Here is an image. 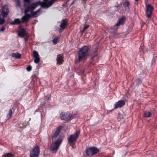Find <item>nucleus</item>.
<instances>
[{"instance_id":"4c0bfd02","label":"nucleus","mask_w":157,"mask_h":157,"mask_svg":"<svg viewBox=\"0 0 157 157\" xmlns=\"http://www.w3.org/2000/svg\"><path fill=\"white\" fill-rule=\"evenodd\" d=\"M138 0H135V1H138Z\"/></svg>"},{"instance_id":"f8f14e48","label":"nucleus","mask_w":157,"mask_h":157,"mask_svg":"<svg viewBox=\"0 0 157 157\" xmlns=\"http://www.w3.org/2000/svg\"><path fill=\"white\" fill-rule=\"evenodd\" d=\"M124 104L125 103L124 101H119L115 104L114 105V109H117L118 108H121L123 105H124Z\"/></svg>"},{"instance_id":"dca6fc26","label":"nucleus","mask_w":157,"mask_h":157,"mask_svg":"<svg viewBox=\"0 0 157 157\" xmlns=\"http://www.w3.org/2000/svg\"><path fill=\"white\" fill-rule=\"evenodd\" d=\"M57 0H51L48 2H45L44 3L43 5L45 7H47V8L49 7L52 5Z\"/></svg>"},{"instance_id":"f704fd0d","label":"nucleus","mask_w":157,"mask_h":157,"mask_svg":"<svg viewBox=\"0 0 157 157\" xmlns=\"http://www.w3.org/2000/svg\"><path fill=\"white\" fill-rule=\"evenodd\" d=\"M87 1V0H83V3L84 4L86 3V2Z\"/></svg>"},{"instance_id":"a211bd4d","label":"nucleus","mask_w":157,"mask_h":157,"mask_svg":"<svg viewBox=\"0 0 157 157\" xmlns=\"http://www.w3.org/2000/svg\"><path fill=\"white\" fill-rule=\"evenodd\" d=\"M25 15L22 18V21L23 22L28 21L29 18L31 17L30 14H27V13H25Z\"/></svg>"},{"instance_id":"9d476101","label":"nucleus","mask_w":157,"mask_h":157,"mask_svg":"<svg viewBox=\"0 0 157 157\" xmlns=\"http://www.w3.org/2000/svg\"><path fill=\"white\" fill-rule=\"evenodd\" d=\"M33 56L34 59L35 63L36 64L38 63L40 61V59L38 52L36 51H34L33 53Z\"/></svg>"},{"instance_id":"9b49d317","label":"nucleus","mask_w":157,"mask_h":157,"mask_svg":"<svg viewBox=\"0 0 157 157\" xmlns=\"http://www.w3.org/2000/svg\"><path fill=\"white\" fill-rule=\"evenodd\" d=\"M40 9H38L35 11H32L30 13V16L31 17H36L40 14Z\"/></svg>"},{"instance_id":"b1692460","label":"nucleus","mask_w":157,"mask_h":157,"mask_svg":"<svg viewBox=\"0 0 157 157\" xmlns=\"http://www.w3.org/2000/svg\"><path fill=\"white\" fill-rule=\"evenodd\" d=\"M59 37H58L54 38L52 40L53 44H56L59 41Z\"/></svg>"},{"instance_id":"aec40b11","label":"nucleus","mask_w":157,"mask_h":157,"mask_svg":"<svg viewBox=\"0 0 157 157\" xmlns=\"http://www.w3.org/2000/svg\"><path fill=\"white\" fill-rule=\"evenodd\" d=\"M11 56L16 59H19L21 57V55L18 52L13 53L11 54Z\"/></svg>"},{"instance_id":"e433bc0d","label":"nucleus","mask_w":157,"mask_h":157,"mask_svg":"<svg viewBox=\"0 0 157 157\" xmlns=\"http://www.w3.org/2000/svg\"><path fill=\"white\" fill-rule=\"evenodd\" d=\"M59 32H62V31H61V29H60V30H59Z\"/></svg>"},{"instance_id":"f03ea898","label":"nucleus","mask_w":157,"mask_h":157,"mask_svg":"<svg viewBox=\"0 0 157 157\" xmlns=\"http://www.w3.org/2000/svg\"><path fill=\"white\" fill-rule=\"evenodd\" d=\"M89 49V48L88 47L85 46L78 51V55L79 61L82 60L87 56Z\"/></svg>"},{"instance_id":"2eb2a0df","label":"nucleus","mask_w":157,"mask_h":157,"mask_svg":"<svg viewBox=\"0 0 157 157\" xmlns=\"http://www.w3.org/2000/svg\"><path fill=\"white\" fill-rule=\"evenodd\" d=\"M27 33L23 28L21 29L18 32V35L21 37H23L25 36H27Z\"/></svg>"},{"instance_id":"c9c22d12","label":"nucleus","mask_w":157,"mask_h":157,"mask_svg":"<svg viewBox=\"0 0 157 157\" xmlns=\"http://www.w3.org/2000/svg\"><path fill=\"white\" fill-rule=\"evenodd\" d=\"M74 3V1H73L71 4V5H72Z\"/></svg>"},{"instance_id":"0eeeda50","label":"nucleus","mask_w":157,"mask_h":157,"mask_svg":"<svg viewBox=\"0 0 157 157\" xmlns=\"http://www.w3.org/2000/svg\"><path fill=\"white\" fill-rule=\"evenodd\" d=\"M146 15L148 18H151L153 10V7L150 4L146 5Z\"/></svg>"},{"instance_id":"473e14b6","label":"nucleus","mask_w":157,"mask_h":157,"mask_svg":"<svg viewBox=\"0 0 157 157\" xmlns=\"http://www.w3.org/2000/svg\"><path fill=\"white\" fill-rule=\"evenodd\" d=\"M5 29V28L4 27H2L0 29V31H3Z\"/></svg>"},{"instance_id":"7ed1b4c3","label":"nucleus","mask_w":157,"mask_h":157,"mask_svg":"<svg viewBox=\"0 0 157 157\" xmlns=\"http://www.w3.org/2000/svg\"><path fill=\"white\" fill-rule=\"evenodd\" d=\"M62 140H63L61 139H60L57 140H52V143L50 147L51 151L56 152L61 144Z\"/></svg>"},{"instance_id":"f257e3e1","label":"nucleus","mask_w":157,"mask_h":157,"mask_svg":"<svg viewBox=\"0 0 157 157\" xmlns=\"http://www.w3.org/2000/svg\"><path fill=\"white\" fill-rule=\"evenodd\" d=\"M40 2H37L33 3H30L28 4L26 6H24L25 8V13H27L29 12L31 13L37 7L40 5Z\"/></svg>"},{"instance_id":"412c9836","label":"nucleus","mask_w":157,"mask_h":157,"mask_svg":"<svg viewBox=\"0 0 157 157\" xmlns=\"http://www.w3.org/2000/svg\"><path fill=\"white\" fill-rule=\"evenodd\" d=\"M21 21L19 19H16L14 20V21H13L11 23V24L13 25H16L20 23Z\"/></svg>"},{"instance_id":"c756f323","label":"nucleus","mask_w":157,"mask_h":157,"mask_svg":"<svg viewBox=\"0 0 157 157\" xmlns=\"http://www.w3.org/2000/svg\"><path fill=\"white\" fill-rule=\"evenodd\" d=\"M122 117V115L121 114H119L118 117V121H120L121 120V117Z\"/></svg>"},{"instance_id":"cd10ccee","label":"nucleus","mask_w":157,"mask_h":157,"mask_svg":"<svg viewBox=\"0 0 157 157\" xmlns=\"http://www.w3.org/2000/svg\"><path fill=\"white\" fill-rule=\"evenodd\" d=\"M129 5V2H125L124 3V7H128Z\"/></svg>"},{"instance_id":"6e6552de","label":"nucleus","mask_w":157,"mask_h":157,"mask_svg":"<svg viewBox=\"0 0 157 157\" xmlns=\"http://www.w3.org/2000/svg\"><path fill=\"white\" fill-rule=\"evenodd\" d=\"M60 117L61 119L68 121L71 119L72 116L70 113H62L60 114Z\"/></svg>"},{"instance_id":"f3484780","label":"nucleus","mask_w":157,"mask_h":157,"mask_svg":"<svg viewBox=\"0 0 157 157\" xmlns=\"http://www.w3.org/2000/svg\"><path fill=\"white\" fill-rule=\"evenodd\" d=\"M125 20V17H123L119 19L117 23L116 24L115 26H118L121 25L123 24Z\"/></svg>"},{"instance_id":"7c9ffc66","label":"nucleus","mask_w":157,"mask_h":157,"mask_svg":"<svg viewBox=\"0 0 157 157\" xmlns=\"http://www.w3.org/2000/svg\"><path fill=\"white\" fill-rule=\"evenodd\" d=\"M26 69L28 71H29L32 69V67L30 66H29L27 67Z\"/></svg>"},{"instance_id":"c85d7f7f","label":"nucleus","mask_w":157,"mask_h":157,"mask_svg":"<svg viewBox=\"0 0 157 157\" xmlns=\"http://www.w3.org/2000/svg\"><path fill=\"white\" fill-rule=\"evenodd\" d=\"M88 25H86L84 27L83 30L82 31V32H83L86 29L89 27Z\"/></svg>"},{"instance_id":"4468645a","label":"nucleus","mask_w":157,"mask_h":157,"mask_svg":"<svg viewBox=\"0 0 157 157\" xmlns=\"http://www.w3.org/2000/svg\"><path fill=\"white\" fill-rule=\"evenodd\" d=\"M63 57L61 55L59 54L57 55L56 59L57 63L59 65L62 64L63 61Z\"/></svg>"},{"instance_id":"bb28decb","label":"nucleus","mask_w":157,"mask_h":157,"mask_svg":"<svg viewBox=\"0 0 157 157\" xmlns=\"http://www.w3.org/2000/svg\"><path fill=\"white\" fill-rule=\"evenodd\" d=\"M30 3V0H24V6H26L28 4Z\"/></svg>"},{"instance_id":"423d86ee","label":"nucleus","mask_w":157,"mask_h":157,"mask_svg":"<svg viewBox=\"0 0 157 157\" xmlns=\"http://www.w3.org/2000/svg\"><path fill=\"white\" fill-rule=\"evenodd\" d=\"M86 154L89 156H92L99 152V150L96 147H91L86 150Z\"/></svg>"},{"instance_id":"39448f33","label":"nucleus","mask_w":157,"mask_h":157,"mask_svg":"<svg viewBox=\"0 0 157 157\" xmlns=\"http://www.w3.org/2000/svg\"><path fill=\"white\" fill-rule=\"evenodd\" d=\"M39 147L36 146L30 152V157H38L40 153Z\"/></svg>"},{"instance_id":"a878e982","label":"nucleus","mask_w":157,"mask_h":157,"mask_svg":"<svg viewBox=\"0 0 157 157\" xmlns=\"http://www.w3.org/2000/svg\"><path fill=\"white\" fill-rule=\"evenodd\" d=\"M3 157H13V155L11 153H8L3 155Z\"/></svg>"},{"instance_id":"4be33fe9","label":"nucleus","mask_w":157,"mask_h":157,"mask_svg":"<svg viewBox=\"0 0 157 157\" xmlns=\"http://www.w3.org/2000/svg\"><path fill=\"white\" fill-rule=\"evenodd\" d=\"M144 117H148L151 116V114L150 112L149 111H146L144 113Z\"/></svg>"},{"instance_id":"1a4fd4ad","label":"nucleus","mask_w":157,"mask_h":157,"mask_svg":"<svg viewBox=\"0 0 157 157\" xmlns=\"http://www.w3.org/2000/svg\"><path fill=\"white\" fill-rule=\"evenodd\" d=\"M9 12V10L8 6L5 5L2 8L1 12L2 15L4 17H6Z\"/></svg>"},{"instance_id":"6ab92c4d","label":"nucleus","mask_w":157,"mask_h":157,"mask_svg":"<svg viewBox=\"0 0 157 157\" xmlns=\"http://www.w3.org/2000/svg\"><path fill=\"white\" fill-rule=\"evenodd\" d=\"M67 21L65 19H63L61 22L60 27L62 29H64L65 28V27L67 25Z\"/></svg>"},{"instance_id":"ddd939ff","label":"nucleus","mask_w":157,"mask_h":157,"mask_svg":"<svg viewBox=\"0 0 157 157\" xmlns=\"http://www.w3.org/2000/svg\"><path fill=\"white\" fill-rule=\"evenodd\" d=\"M61 129V128L60 127H58L56 130L55 131L54 135L52 137V140H55L56 138L57 137L58 135L59 134V133L60 130Z\"/></svg>"},{"instance_id":"2f4dec72","label":"nucleus","mask_w":157,"mask_h":157,"mask_svg":"<svg viewBox=\"0 0 157 157\" xmlns=\"http://www.w3.org/2000/svg\"><path fill=\"white\" fill-rule=\"evenodd\" d=\"M26 36V37L24 38V39L25 41H27V40H28V38L29 37V36L28 35V34H27V36Z\"/></svg>"},{"instance_id":"20e7f679","label":"nucleus","mask_w":157,"mask_h":157,"mask_svg":"<svg viewBox=\"0 0 157 157\" xmlns=\"http://www.w3.org/2000/svg\"><path fill=\"white\" fill-rule=\"evenodd\" d=\"M79 131H77L74 134L71 135L68 138V140L69 143H73L75 142L80 134Z\"/></svg>"},{"instance_id":"72a5a7b5","label":"nucleus","mask_w":157,"mask_h":157,"mask_svg":"<svg viewBox=\"0 0 157 157\" xmlns=\"http://www.w3.org/2000/svg\"><path fill=\"white\" fill-rule=\"evenodd\" d=\"M43 0L44 2H45L43 3L42 4V6H43V7H45L44 6L43 4L45 2H46L48 1V0Z\"/></svg>"},{"instance_id":"5701e85b","label":"nucleus","mask_w":157,"mask_h":157,"mask_svg":"<svg viewBox=\"0 0 157 157\" xmlns=\"http://www.w3.org/2000/svg\"><path fill=\"white\" fill-rule=\"evenodd\" d=\"M12 110L11 109H10L9 111V113L7 115V119H10L12 116Z\"/></svg>"},{"instance_id":"393cba45","label":"nucleus","mask_w":157,"mask_h":157,"mask_svg":"<svg viewBox=\"0 0 157 157\" xmlns=\"http://www.w3.org/2000/svg\"><path fill=\"white\" fill-rule=\"evenodd\" d=\"M4 17H2L0 16V25L3 24L5 22Z\"/></svg>"}]
</instances>
